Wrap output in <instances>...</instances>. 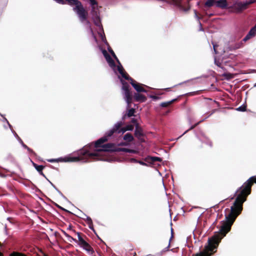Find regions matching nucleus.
I'll list each match as a JSON object with an SVG mask.
<instances>
[{
  "label": "nucleus",
  "mask_w": 256,
  "mask_h": 256,
  "mask_svg": "<svg viewBox=\"0 0 256 256\" xmlns=\"http://www.w3.org/2000/svg\"><path fill=\"white\" fill-rule=\"evenodd\" d=\"M256 184V176L250 177L236 192V198L230 207V209L226 208L225 212L226 220L223 221L220 226V230L223 236L229 232L236 218L239 216L243 209V204L245 202L248 195L251 194L252 186Z\"/></svg>",
  "instance_id": "f257e3e1"
},
{
  "label": "nucleus",
  "mask_w": 256,
  "mask_h": 256,
  "mask_svg": "<svg viewBox=\"0 0 256 256\" xmlns=\"http://www.w3.org/2000/svg\"><path fill=\"white\" fill-rule=\"evenodd\" d=\"M123 123L122 122H117L114 124L112 128L108 131L105 136L96 141L94 146L92 144V149L94 152H98V160L100 159V153L104 152H128L129 150L126 148H117L114 144L108 143L104 144L108 141V138L112 136H114L117 134H124L127 130H132L134 126L128 124L124 128H122Z\"/></svg>",
  "instance_id": "f03ea898"
},
{
  "label": "nucleus",
  "mask_w": 256,
  "mask_h": 256,
  "mask_svg": "<svg viewBox=\"0 0 256 256\" xmlns=\"http://www.w3.org/2000/svg\"><path fill=\"white\" fill-rule=\"evenodd\" d=\"M92 144L84 147L80 150L78 152V156H68L64 158H59L58 159H48V162H76L80 160H84L88 159H92L94 160H98L96 158L98 156V152H94L92 148Z\"/></svg>",
  "instance_id": "7ed1b4c3"
},
{
  "label": "nucleus",
  "mask_w": 256,
  "mask_h": 256,
  "mask_svg": "<svg viewBox=\"0 0 256 256\" xmlns=\"http://www.w3.org/2000/svg\"><path fill=\"white\" fill-rule=\"evenodd\" d=\"M224 236L222 234L220 228V233L215 234L208 240V244L204 248V249L199 253L193 254L192 256H210L214 252V250L216 248L219 241Z\"/></svg>",
  "instance_id": "20e7f679"
},
{
  "label": "nucleus",
  "mask_w": 256,
  "mask_h": 256,
  "mask_svg": "<svg viewBox=\"0 0 256 256\" xmlns=\"http://www.w3.org/2000/svg\"><path fill=\"white\" fill-rule=\"evenodd\" d=\"M134 136L142 142H144L145 140L144 138V134L142 128L139 126L138 124L136 125V128L134 130Z\"/></svg>",
  "instance_id": "39448f33"
},
{
  "label": "nucleus",
  "mask_w": 256,
  "mask_h": 256,
  "mask_svg": "<svg viewBox=\"0 0 256 256\" xmlns=\"http://www.w3.org/2000/svg\"><path fill=\"white\" fill-rule=\"evenodd\" d=\"M130 83L138 92H146V90L143 88L144 84L138 83L133 78L130 81Z\"/></svg>",
  "instance_id": "423d86ee"
},
{
  "label": "nucleus",
  "mask_w": 256,
  "mask_h": 256,
  "mask_svg": "<svg viewBox=\"0 0 256 256\" xmlns=\"http://www.w3.org/2000/svg\"><path fill=\"white\" fill-rule=\"evenodd\" d=\"M110 66H114L115 67L117 66L119 73L121 74L122 78L124 79L130 81L132 78L129 76V75L126 72L124 69V68L122 65H110Z\"/></svg>",
  "instance_id": "0eeeda50"
},
{
  "label": "nucleus",
  "mask_w": 256,
  "mask_h": 256,
  "mask_svg": "<svg viewBox=\"0 0 256 256\" xmlns=\"http://www.w3.org/2000/svg\"><path fill=\"white\" fill-rule=\"evenodd\" d=\"M234 8L237 12H240L242 10H246L248 6L245 2H238L234 4Z\"/></svg>",
  "instance_id": "6e6552de"
},
{
  "label": "nucleus",
  "mask_w": 256,
  "mask_h": 256,
  "mask_svg": "<svg viewBox=\"0 0 256 256\" xmlns=\"http://www.w3.org/2000/svg\"><path fill=\"white\" fill-rule=\"evenodd\" d=\"M72 232H74L78 236V240H77V243L80 246L84 243L86 242L84 238H87L86 235L80 232H76L74 230H72Z\"/></svg>",
  "instance_id": "1a4fd4ad"
},
{
  "label": "nucleus",
  "mask_w": 256,
  "mask_h": 256,
  "mask_svg": "<svg viewBox=\"0 0 256 256\" xmlns=\"http://www.w3.org/2000/svg\"><path fill=\"white\" fill-rule=\"evenodd\" d=\"M124 99L128 104V106L130 107V104L132 102V98H133L132 92L130 90H128V91H124Z\"/></svg>",
  "instance_id": "9d476101"
},
{
  "label": "nucleus",
  "mask_w": 256,
  "mask_h": 256,
  "mask_svg": "<svg viewBox=\"0 0 256 256\" xmlns=\"http://www.w3.org/2000/svg\"><path fill=\"white\" fill-rule=\"evenodd\" d=\"M134 98L135 101L140 102H145L147 100L146 96L139 93H134Z\"/></svg>",
  "instance_id": "9b49d317"
},
{
  "label": "nucleus",
  "mask_w": 256,
  "mask_h": 256,
  "mask_svg": "<svg viewBox=\"0 0 256 256\" xmlns=\"http://www.w3.org/2000/svg\"><path fill=\"white\" fill-rule=\"evenodd\" d=\"M80 247L85 250L90 254H93L94 252L93 248L86 242L82 244Z\"/></svg>",
  "instance_id": "f8f14e48"
},
{
  "label": "nucleus",
  "mask_w": 256,
  "mask_h": 256,
  "mask_svg": "<svg viewBox=\"0 0 256 256\" xmlns=\"http://www.w3.org/2000/svg\"><path fill=\"white\" fill-rule=\"evenodd\" d=\"M102 53L108 64H115L114 60L106 50H102Z\"/></svg>",
  "instance_id": "ddd939ff"
},
{
  "label": "nucleus",
  "mask_w": 256,
  "mask_h": 256,
  "mask_svg": "<svg viewBox=\"0 0 256 256\" xmlns=\"http://www.w3.org/2000/svg\"><path fill=\"white\" fill-rule=\"evenodd\" d=\"M32 166H34V168L36 170L39 172V174L46 178V176L42 172V170L45 168V166H43L42 165H38L34 163V162H32Z\"/></svg>",
  "instance_id": "4468645a"
},
{
  "label": "nucleus",
  "mask_w": 256,
  "mask_h": 256,
  "mask_svg": "<svg viewBox=\"0 0 256 256\" xmlns=\"http://www.w3.org/2000/svg\"><path fill=\"white\" fill-rule=\"evenodd\" d=\"M227 5L228 3L226 0H219L216 2V6L222 8H226Z\"/></svg>",
  "instance_id": "2eb2a0df"
},
{
  "label": "nucleus",
  "mask_w": 256,
  "mask_h": 256,
  "mask_svg": "<svg viewBox=\"0 0 256 256\" xmlns=\"http://www.w3.org/2000/svg\"><path fill=\"white\" fill-rule=\"evenodd\" d=\"M95 5H94L92 6V10H91V14H92V18H96L100 16V12L97 6H94Z\"/></svg>",
  "instance_id": "dca6fc26"
},
{
  "label": "nucleus",
  "mask_w": 256,
  "mask_h": 256,
  "mask_svg": "<svg viewBox=\"0 0 256 256\" xmlns=\"http://www.w3.org/2000/svg\"><path fill=\"white\" fill-rule=\"evenodd\" d=\"M238 74V73L232 74L230 72H224V74H222V76L224 77L225 79L227 80H230L234 78V76H236Z\"/></svg>",
  "instance_id": "f3484780"
},
{
  "label": "nucleus",
  "mask_w": 256,
  "mask_h": 256,
  "mask_svg": "<svg viewBox=\"0 0 256 256\" xmlns=\"http://www.w3.org/2000/svg\"><path fill=\"white\" fill-rule=\"evenodd\" d=\"M92 19L93 20L94 23L96 26L100 28H102L100 16L98 17L92 18Z\"/></svg>",
  "instance_id": "a211bd4d"
},
{
  "label": "nucleus",
  "mask_w": 256,
  "mask_h": 256,
  "mask_svg": "<svg viewBox=\"0 0 256 256\" xmlns=\"http://www.w3.org/2000/svg\"><path fill=\"white\" fill-rule=\"evenodd\" d=\"M147 162L154 163L156 162H161L162 160L161 158L156 156H148L146 158Z\"/></svg>",
  "instance_id": "6ab92c4d"
},
{
  "label": "nucleus",
  "mask_w": 256,
  "mask_h": 256,
  "mask_svg": "<svg viewBox=\"0 0 256 256\" xmlns=\"http://www.w3.org/2000/svg\"><path fill=\"white\" fill-rule=\"evenodd\" d=\"M134 112H135V110L134 108H132L128 110L127 113L123 116L122 119L124 120L126 116L128 117H130V116H134Z\"/></svg>",
  "instance_id": "aec40b11"
},
{
  "label": "nucleus",
  "mask_w": 256,
  "mask_h": 256,
  "mask_svg": "<svg viewBox=\"0 0 256 256\" xmlns=\"http://www.w3.org/2000/svg\"><path fill=\"white\" fill-rule=\"evenodd\" d=\"M124 140L128 142H132L134 140V137L131 134L127 133L124 136Z\"/></svg>",
  "instance_id": "412c9836"
},
{
  "label": "nucleus",
  "mask_w": 256,
  "mask_h": 256,
  "mask_svg": "<svg viewBox=\"0 0 256 256\" xmlns=\"http://www.w3.org/2000/svg\"><path fill=\"white\" fill-rule=\"evenodd\" d=\"M176 100V99H174L169 102H162L160 104V106L163 107V108H166V107L170 106V105H171L172 104H173Z\"/></svg>",
  "instance_id": "4be33fe9"
},
{
  "label": "nucleus",
  "mask_w": 256,
  "mask_h": 256,
  "mask_svg": "<svg viewBox=\"0 0 256 256\" xmlns=\"http://www.w3.org/2000/svg\"><path fill=\"white\" fill-rule=\"evenodd\" d=\"M122 90L124 92L130 90V86L128 84V83L124 81H122Z\"/></svg>",
  "instance_id": "5701e85b"
},
{
  "label": "nucleus",
  "mask_w": 256,
  "mask_h": 256,
  "mask_svg": "<svg viewBox=\"0 0 256 256\" xmlns=\"http://www.w3.org/2000/svg\"><path fill=\"white\" fill-rule=\"evenodd\" d=\"M242 42H240V43H238V44H234V46H232L231 48H230V50H236V49H238L239 48H240L242 46Z\"/></svg>",
  "instance_id": "b1692460"
},
{
  "label": "nucleus",
  "mask_w": 256,
  "mask_h": 256,
  "mask_svg": "<svg viewBox=\"0 0 256 256\" xmlns=\"http://www.w3.org/2000/svg\"><path fill=\"white\" fill-rule=\"evenodd\" d=\"M215 0H207L205 2V6L208 7H211L213 6Z\"/></svg>",
  "instance_id": "393cba45"
},
{
  "label": "nucleus",
  "mask_w": 256,
  "mask_h": 256,
  "mask_svg": "<svg viewBox=\"0 0 256 256\" xmlns=\"http://www.w3.org/2000/svg\"><path fill=\"white\" fill-rule=\"evenodd\" d=\"M86 221L88 224L89 225V228L90 229H93L92 228V218L90 217H88L86 218Z\"/></svg>",
  "instance_id": "a878e982"
},
{
  "label": "nucleus",
  "mask_w": 256,
  "mask_h": 256,
  "mask_svg": "<svg viewBox=\"0 0 256 256\" xmlns=\"http://www.w3.org/2000/svg\"><path fill=\"white\" fill-rule=\"evenodd\" d=\"M249 32L253 36H254L256 34V24L255 26L252 27L250 30L249 31Z\"/></svg>",
  "instance_id": "bb28decb"
},
{
  "label": "nucleus",
  "mask_w": 256,
  "mask_h": 256,
  "mask_svg": "<svg viewBox=\"0 0 256 256\" xmlns=\"http://www.w3.org/2000/svg\"><path fill=\"white\" fill-rule=\"evenodd\" d=\"M252 36H253L248 32V34L246 35V36L244 38L243 41L246 42Z\"/></svg>",
  "instance_id": "cd10ccee"
},
{
  "label": "nucleus",
  "mask_w": 256,
  "mask_h": 256,
  "mask_svg": "<svg viewBox=\"0 0 256 256\" xmlns=\"http://www.w3.org/2000/svg\"><path fill=\"white\" fill-rule=\"evenodd\" d=\"M202 122V121H200L199 122L196 123L195 124L192 126L188 130H186L183 134H184L186 133L188 130H192V129H194V128H196L200 122Z\"/></svg>",
  "instance_id": "c85d7f7f"
},
{
  "label": "nucleus",
  "mask_w": 256,
  "mask_h": 256,
  "mask_svg": "<svg viewBox=\"0 0 256 256\" xmlns=\"http://www.w3.org/2000/svg\"><path fill=\"white\" fill-rule=\"evenodd\" d=\"M206 144L208 145L210 147L212 148V147L213 144L212 142L209 139L206 140V142H204Z\"/></svg>",
  "instance_id": "c756f323"
},
{
  "label": "nucleus",
  "mask_w": 256,
  "mask_h": 256,
  "mask_svg": "<svg viewBox=\"0 0 256 256\" xmlns=\"http://www.w3.org/2000/svg\"><path fill=\"white\" fill-rule=\"evenodd\" d=\"M237 110H238V111L244 112L246 110V106H240L237 108Z\"/></svg>",
  "instance_id": "7c9ffc66"
},
{
  "label": "nucleus",
  "mask_w": 256,
  "mask_h": 256,
  "mask_svg": "<svg viewBox=\"0 0 256 256\" xmlns=\"http://www.w3.org/2000/svg\"><path fill=\"white\" fill-rule=\"evenodd\" d=\"M68 238H70V240H69V241L70 242H72V241H74L75 242H77V240L74 238H73L71 236H70L68 234L66 235V236Z\"/></svg>",
  "instance_id": "2f4dec72"
},
{
  "label": "nucleus",
  "mask_w": 256,
  "mask_h": 256,
  "mask_svg": "<svg viewBox=\"0 0 256 256\" xmlns=\"http://www.w3.org/2000/svg\"><path fill=\"white\" fill-rule=\"evenodd\" d=\"M254 2H255V0H246L245 2L247 6H248L249 4L254 3Z\"/></svg>",
  "instance_id": "473e14b6"
},
{
  "label": "nucleus",
  "mask_w": 256,
  "mask_h": 256,
  "mask_svg": "<svg viewBox=\"0 0 256 256\" xmlns=\"http://www.w3.org/2000/svg\"><path fill=\"white\" fill-rule=\"evenodd\" d=\"M54 1H56L57 3H58V4H65L66 2H65V0H54Z\"/></svg>",
  "instance_id": "72a5a7b5"
},
{
  "label": "nucleus",
  "mask_w": 256,
  "mask_h": 256,
  "mask_svg": "<svg viewBox=\"0 0 256 256\" xmlns=\"http://www.w3.org/2000/svg\"><path fill=\"white\" fill-rule=\"evenodd\" d=\"M26 150H28V151L30 152V153H31L32 154H35L36 153L35 152L32 150L29 147H28V148H26Z\"/></svg>",
  "instance_id": "f704fd0d"
},
{
  "label": "nucleus",
  "mask_w": 256,
  "mask_h": 256,
  "mask_svg": "<svg viewBox=\"0 0 256 256\" xmlns=\"http://www.w3.org/2000/svg\"><path fill=\"white\" fill-rule=\"evenodd\" d=\"M150 97L154 100H157L160 99V97L158 96H156L152 95L150 96Z\"/></svg>",
  "instance_id": "c9c22d12"
},
{
  "label": "nucleus",
  "mask_w": 256,
  "mask_h": 256,
  "mask_svg": "<svg viewBox=\"0 0 256 256\" xmlns=\"http://www.w3.org/2000/svg\"><path fill=\"white\" fill-rule=\"evenodd\" d=\"M90 4L92 5V6H94V5H96L97 4V2H96V0H90Z\"/></svg>",
  "instance_id": "e433bc0d"
},
{
  "label": "nucleus",
  "mask_w": 256,
  "mask_h": 256,
  "mask_svg": "<svg viewBox=\"0 0 256 256\" xmlns=\"http://www.w3.org/2000/svg\"><path fill=\"white\" fill-rule=\"evenodd\" d=\"M100 36L102 38V40L106 44V40L104 36L102 35V34H100Z\"/></svg>",
  "instance_id": "4c0bfd02"
},
{
  "label": "nucleus",
  "mask_w": 256,
  "mask_h": 256,
  "mask_svg": "<svg viewBox=\"0 0 256 256\" xmlns=\"http://www.w3.org/2000/svg\"><path fill=\"white\" fill-rule=\"evenodd\" d=\"M20 142L22 143V146L25 148V149H26L28 148V146L24 144L22 140H20Z\"/></svg>",
  "instance_id": "58836bf2"
},
{
  "label": "nucleus",
  "mask_w": 256,
  "mask_h": 256,
  "mask_svg": "<svg viewBox=\"0 0 256 256\" xmlns=\"http://www.w3.org/2000/svg\"><path fill=\"white\" fill-rule=\"evenodd\" d=\"M212 44L213 46V49H214V52H215V54H216L217 53L216 50V44H214V43H212Z\"/></svg>",
  "instance_id": "ea45409f"
},
{
  "label": "nucleus",
  "mask_w": 256,
  "mask_h": 256,
  "mask_svg": "<svg viewBox=\"0 0 256 256\" xmlns=\"http://www.w3.org/2000/svg\"><path fill=\"white\" fill-rule=\"evenodd\" d=\"M135 160L136 161V160ZM136 162H138L141 165L146 166V164L145 162H142V161H137L136 160Z\"/></svg>",
  "instance_id": "a19ab883"
},
{
  "label": "nucleus",
  "mask_w": 256,
  "mask_h": 256,
  "mask_svg": "<svg viewBox=\"0 0 256 256\" xmlns=\"http://www.w3.org/2000/svg\"><path fill=\"white\" fill-rule=\"evenodd\" d=\"M132 122L133 124H136V125L138 124V123H137L136 120V119H135V118H133V119L132 120Z\"/></svg>",
  "instance_id": "79ce46f5"
},
{
  "label": "nucleus",
  "mask_w": 256,
  "mask_h": 256,
  "mask_svg": "<svg viewBox=\"0 0 256 256\" xmlns=\"http://www.w3.org/2000/svg\"><path fill=\"white\" fill-rule=\"evenodd\" d=\"M108 50L110 52L112 55L114 54V52L110 48H108Z\"/></svg>",
  "instance_id": "37998d69"
},
{
  "label": "nucleus",
  "mask_w": 256,
  "mask_h": 256,
  "mask_svg": "<svg viewBox=\"0 0 256 256\" xmlns=\"http://www.w3.org/2000/svg\"><path fill=\"white\" fill-rule=\"evenodd\" d=\"M116 62H118V64H121L119 60L117 58L116 59Z\"/></svg>",
  "instance_id": "c03bdc74"
},
{
  "label": "nucleus",
  "mask_w": 256,
  "mask_h": 256,
  "mask_svg": "<svg viewBox=\"0 0 256 256\" xmlns=\"http://www.w3.org/2000/svg\"><path fill=\"white\" fill-rule=\"evenodd\" d=\"M112 56L115 58V60L118 58L115 54H114Z\"/></svg>",
  "instance_id": "a18cd8bd"
},
{
  "label": "nucleus",
  "mask_w": 256,
  "mask_h": 256,
  "mask_svg": "<svg viewBox=\"0 0 256 256\" xmlns=\"http://www.w3.org/2000/svg\"><path fill=\"white\" fill-rule=\"evenodd\" d=\"M112 56L115 58V60L118 58L115 54H114Z\"/></svg>",
  "instance_id": "49530a36"
},
{
  "label": "nucleus",
  "mask_w": 256,
  "mask_h": 256,
  "mask_svg": "<svg viewBox=\"0 0 256 256\" xmlns=\"http://www.w3.org/2000/svg\"><path fill=\"white\" fill-rule=\"evenodd\" d=\"M195 16H196L198 19V18H198V16H197V14H196V12H195Z\"/></svg>",
  "instance_id": "de8ad7c7"
},
{
  "label": "nucleus",
  "mask_w": 256,
  "mask_h": 256,
  "mask_svg": "<svg viewBox=\"0 0 256 256\" xmlns=\"http://www.w3.org/2000/svg\"><path fill=\"white\" fill-rule=\"evenodd\" d=\"M63 233H64V234L65 236H66V235L68 234L66 232L64 231H63Z\"/></svg>",
  "instance_id": "09e8293b"
},
{
  "label": "nucleus",
  "mask_w": 256,
  "mask_h": 256,
  "mask_svg": "<svg viewBox=\"0 0 256 256\" xmlns=\"http://www.w3.org/2000/svg\"><path fill=\"white\" fill-rule=\"evenodd\" d=\"M240 73H242V74H246V72H244V71L241 70L240 71Z\"/></svg>",
  "instance_id": "8fccbe9b"
},
{
  "label": "nucleus",
  "mask_w": 256,
  "mask_h": 256,
  "mask_svg": "<svg viewBox=\"0 0 256 256\" xmlns=\"http://www.w3.org/2000/svg\"><path fill=\"white\" fill-rule=\"evenodd\" d=\"M217 66H218L219 67L221 68H222V67H221V66H220L222 65L218 64Z\"/></svg>",
  "instance_id": "3c124183"
},
{
  "label": "nucleus",
  "mask_w": 256,
  "mask_h": 256,
  "mask_svg": "<svg viewBox=\"0 0 256 256\" xmlns=\"http://www.w3.org/2000/svg\"><path fill=\"white\" fill-rule=\"evenodd\" d=\"M170 90V88H168L166 89V90Z\"/></svg>",
  "instance_id": "603ef678"
},
{
  "label": "nucleus",
  "mask_w": 256,
  "mask_h": 256,
  "mask_svg": "<svg viewBox=\"0 0 256 256\" xmlns=\"http://www.w3.org/2000/svg\"><path fill=\"white\" fill-rule=\"evenodd\" d=\"M6 120L8 124V121L6 119Z\"/></svg>",
  "instance_id": "864d4df0"
},
{
  "label": "nucleus",
  "mask_w": 256,
  "mask_h": 256,
  "mask_svg": "<svg viewBox=\"0 0 256 256\" xmlns=\"http://www.w3.org/2000/svg\"><path fill=\"white\" fill-rule=\"evenodd\" d=\"M70 240V238H68V240Z\"/></svg>",
  "instance_id": "5fc2aeb1"
}]
</instances>
